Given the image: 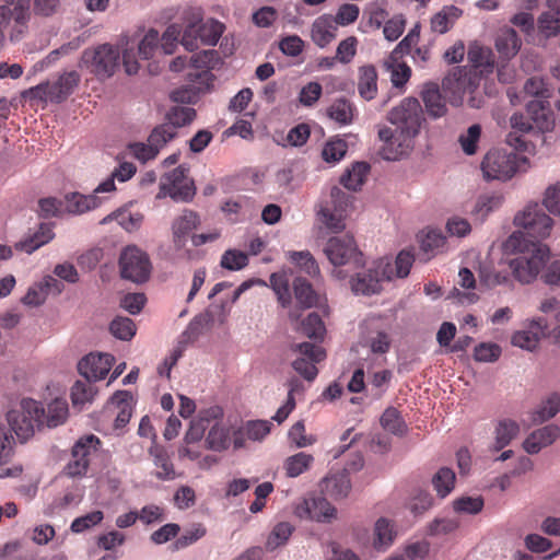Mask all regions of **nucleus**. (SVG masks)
Instances as JSON below:
<instances>
[{
    "label": "nucleus",
    "instance_id": "obj_1",
    "mask_svg": "<svg viewBox=\"0 0 560 560\" xmlns=\"http://www.w3.org/2000/svg\"><path fill=\"white\" fill-rule=\"evenodd\" d=\"M506 248L518 255L510 259V269L515 280L532 283L549 258V248L535 241H524L521 233H513L506 241Z\"/></svg>",
    "mask_w": 560,
    "mask_h": 560
},
{
    "label": "nucleus",
    "instance_id": "obj_2",
    "mask_svg": "<svg viewBox=\"0 0 560 560\" xmlns=\"http://www.w3.org/2000/svg\"><path fill=\"white\" fill-rule=\"evenodd\" d=\"M480 75L470 72L466 67H456L443 80L442 85L445 93L450 94V102L453 105H462L465 95H470L468 103L470 107H480V100L474 96L480 85Z\"/></svg>",
    "mask_w": 560,
    "mask_h": 560
},
{
    "label": "nucleus",
    "instance_id": "obj_3",
    "mask_svg": "<svg viewBox=\"0 0 560 560\" xmlns=\"http://www.w3.org/2000/svg\"><path fill=\"white\" fill-rule=\"evenodd\" d=\"M514 224L522 229L516 233H521L524 241L539 242V240L548 237L552 229L551 218L538 203L529 205L517 213Z\"/></svg>",
    "mask_w": 560,
    "mask_h": 560
},
{
    "label": "nucleus",
    "instance_id": "obj_4",
    "mask_svg": "<svg viewBox=\"0 0 560 560\" xmlns=\"http://www.w3.org/2000/svg\"><path fill=\"white\" fill-rule=\"evenodd\" d=\"M387 119L401 135L416 137L424 120L423 109L417 98L406 97L388 113Z\"/></svg>",
    "mask_w": 560,
    "mask_h": 560
},
{
    "label": "nucleus",
    "instance_id": "obj_5",
    "mask_svg": "<svg viewBox=\"0 0 560 560\" xmlns=\"http://www.w3.org/2000/svg\"><path fill=\"white\" fill-rule=\"evenodd\" d=\"M324 253L334 266L352 265L359 268L364 265L363 254L358 249L354 238L348 234L330 237Z\"/></svg>",
    "mask_w": 560,
    "mask_h": 560
},
{
    "label": "nucleus",
    "instance_id": "obj_6",
    "mask_svg": "<svg viewBox=\"0 0 560 560\" xmlns=\"http://www.w3.org/2000/svg\"><path fill=\"white\" fill-rule=\"evenodd\" d=\"M80 83V75L77 71L65 72L55 82L40 83L31 89L35 98L51 103H62L74 91Z\"/></svg>",
    "mask_w": 560,
    "mask_h": 560
},
{
    "label": "nucleus",
    "instance_id": "obj_7",
    "mask_svg": "<svg viewBox=\"0 0 560 560\" xmlns=\"http://www.w3.org/2000/svg\"><path fill=\"white\" fill-rule=\"evenodd\" d=\"M119 267L122 278L137 283L147 281L151 272L149 256L137 246H127L121 252Z\"/></svg>",
    "mask_w": 560,
    "mask_h": 560
},
{
    "label": "nucleus",
    "instance_id": "obj_8",
    "mask_svg": "<svg viewBox=\"0 0 560 560\" xmlns=\"http://www.w3.org/2000/svg\"><path fill=\"white\" fill-rule=\"evenodd\" d=\"M394 279L393 267L389 261L381 259L376 262L374 269L357 273L351 280V288L355 294L371 295L381 291L383 281Z\"/></svg>",
    "mask_w": 560,
    "mask_h": 560
},
{
    "label": "nucleus",
    "instance_id": "obj_9",
    "mask_svg": "<svg viewBox=\"0 0 560 560\" xmlns=\"http://www.w3.org/2000/svg\"><path fill=\"white\" fill-rule=\"evenodd\" d=\"M518 156L501 150L489 151L481 163L483 175L488 179L506 180L517 171Z\"/></svg>",
    "mask_w": 560,
    "mask_h": 560
},
{
    "label": "nucleus",
    "instance_id": "obj_10",
    "mask_svg": "<svg viewBox=\"0 0 560 560\" xmlns=\"http://www.w3.org/2000/svg\"><path fill=\"white\" fill-rule=\"evenodd\" d=\"M196 194L194 180L188 178L187 168L183 165L174 168L160 184L158 198L170 196L175 201L188 202Z\"/></svg>",
    "mask_w": 560,
    "mask_h": 560
},
{
    "label": "nucleus",
    "instance_id": "obj_11",
    "mask_svg": "<svg viewBox=\"0 0 560 560\" xmlns=\"http://www.w3.org/2000/svg\"><path fill=\"white\" fill-rule=\"evenodd\" d=\"M31 18L30 0H14L13 4L0 5V42L2 31L12 27L11 39H19L27 30Z\"/></svg>",
    "mask_w": 560,
    "mask_h": 560
},
{
    "label": "nucleus",
    "instance_id": "obj_12",
    "mask_svg": "<svg viewBox=\"0 0 560 560\" xmlns=\"http://www.w3.org/2000/svg\"><path fill=\"white\" fill-rule=\"evenodd\" d=\"M292 350L299 354L292 362L294 371L306 381H314L318 374L316 364L326 358L325 350L320 346L311 342L293 345Z\"/></svg>",
    "mask_w": 560,
    "mask_h": 560
},
{
    "label": "nucleus",
    "instance_id": "obj_13",
    "mask_svg": "<svg viewBox=\"0 0 560 560\" xmlns=\"http://www.w3.org/2000/svg\"><path fill=\"white\" fill-rule=\"evenodd\" d=\"M119 57L118 48L104 44L94 50H85L83 61L90 65L91 71L98 78H109L118 66Z\"/></svg>",
    "mask_w": 560,
    "mask_h": 560
},
{
    "label": "nucleus",
    "instance_id": "obj_14",
    "mask_svg": "<svg viewBox=\"0 0 560 560\" xmlns=\"http://www.w3.org/2000/svg\"><path fill=\"white\" fill-rule=\"evenodd\" d=\"M100 444V439L94 434L79 439L72 447L71 459L65 467L66 475L69 477L85 475L90 465V456L97 451Z\"/></svg>",
    "mask_w": 560,
    "mask_h": 560
},
{
    "label": "nucleus",
    "instance_id": "obj_15",
    "mask_svg": "<svg viewBox=\"0 0 560 560\" xmlns=\"http://www.w3.org/2000/svg\"><path fill=\"white\" fill-rule=\"evenodd\" d=\"M215 77L212 72H189V84L178 88L171 93V100L175 103L195 104L199 100L200 94L210 90Z\"/></svg>",
    "mask_w": 560,
    "mask_h": 560
},
{
    "label": "nucleus",
    "instance_id": "obj_16",
    "mask_svg": "<svg viewBox=\"0 0 560 560\" xmlns=\"http://www.w3.org/2000/svg\"><path fill=\"white\" fill-rule=\"evenodd\" d=\"M114 362L109 353H90L80 360L78 370L88 381H100L106 377Z\"/></svg>",
    "mask_w": 560,
    "mask_h": 560
},
{
    "label": "nucleus",
    "instance_id": "obj_17",
    "mask_svg": "<svg viewBox=\"0 0 560 560\" xmlns=\"http://www.w3.org/2000/svg\"><path fill=\"white\" fill-rule=\"evenodd\" d=\"M467 59L470 65V68L467 70L478 73L480 79L492 73L494 70V56L490 48L471 44L468 48Z\"/></svg>",
    "mask_w": 560,
    "mask_h": 560
},
{
    "label": "nucleus",
    "instance_id": "obj_18",
    "mask_svg": "<svg viewBox=\"0 0 560 560\" xmlns=\"http://www.w3.org/2000/svg\"><path fill=\"white\" fill-rule=\"evenodd\" d=\"M547 322L545 318L533 319L526 329L518 330L512 336V345L533 351L538 346L540 338L545 336Z\"/></svg>",
    "mask_w": 560,
    "mask_h": 560
},
{
    "label": "nucleus",
    "instance_id": "obj_19",
    "mask_svg": "<svg viewBox=\"0 0 560 560\" xmlns=\"http://www.w3.org/2000/svg\"><path fill=\"white\" fill-rule=\"evenodd\" d=\"M512 270L510 261L500 262L497 267L483 266L479 271L480 284L488 289L497 287L513 288Z\"/></svg>",
    "mask_w": 560,
    "mask_h": 560
},
{
    "label": "nucleus",
    "instance_id": "obj_20",
    "mask_svg": "<svg viewBox=\"0 0 560 560\" xmlns=\"http://www.w3.org/2000/svg\"><path fill=\"white\" fill-rule=\"evenodd\" d=\"M320 491L335 499L348 497L351 490V482L346 469L329 472L319 483Z\"/></svg>",
    "mask_w": 560,
    "mask_h": 560
},
{
    "label": "nucleus",
    "instance_id": "obj_21",
    "mask_svg": "<svg viewBox=\"0 0 560 560\" xmlns=\"http://www.w3.org/2000/svg\"><path fill=\"white\" fill-rule=\"evenodd\" d=\"M560 435V428L548 424L533 431L523 442V447L528 454H537L544 447L551 445Z\"/></svg>",
    "mask_w": 560,
    "mask_h": 560
},
{
    "label": "nucleus",
    "instance_id": "obj_22",
    "mask_svg": "<svg viewBox=\"0 0 560 560\" xmlns=\"http://www.w3.org/2000/svg\"><path fill=\"white\" fill-rule=\"evenodd\" d=\"M200 224L199 215L192 210H184L183 213L177 217L173 224V241L176 247L180 248L185 246L187 237L196 230Z\"/></svg>",
    "mask_w": 560,
    "mask_h": 560
},
{
    "label": "nucleus",
    "instance_id": "obj_23",
    "mask_svg": "<svg viewBox=\"0 0 560 560\" xmlns=\"http://www.w3.org/2000/svg\"><path fill=\"white\" fill-rule=\"evenodd\" d=\"M378 73L373 65H363L358 68L357 89L361 98L372 101L378 92Z\"/></svg>",
    "mask_w": 560,
    "mask_h": 560
},
{
    "label": "nucleus",
    "instance_id": "obj_24",
    "mask_svg": "<svg viewBox=\"0 0 560 560\" xmlns=\"http://www.w3.org/2000/svg\"><path fill=\"white\" fill-rule=\"evenodd\" d=\"M301 509L306 516L317 522H330L336 517L337 510L331 503L323 497L306 499Z\"/></svg>",
    "mask_w": 560,
    "mask_h": 560
},
{
    "label": "nucleus",
    "instance_id": "obj_25",
    "mask_svg": "<svg viewBox=\"0 0 560 560\" xmlns=\"http://www.w3.org/2000/svg\"><path fill=\"white\" fill-rule=\"evenodd\" d=\"M526 112L534 127L541 131H548L552 128L553 119L548 101L544 98L533 100L526 105Z\"/></svg>",
    "mask_w": 560,
    "mask_h": 560
},
{
    "label": "nucleus",
    "instance_id": "obj_26",
    "mask_svg": "<svg viewBox=\"0 0 560 560\" xmlns=\"http://www.w3.org/2000/svg\"><path fill=\"white\" fill-rule=\"evenodd\" d=\"M271 425V422L267 420H254L246 422L244 427L235 434L234 446L236 448L244 446L243 436H246L252 441H261L270 433Z\"/></svg>",
    "mask_w": 560,
    "mask_h": 560
},
{
    "label": "nucleus",
    "instance_id": "obj_27",
    "mask_svg": "<svg viewBox=\"0 0 560 560\" xmlns=\"http://www.w3.org/2000/svg\"><path fill=\"white\" fill-rule=\"evenodd\" d=\"M149 455L156 468V478L160 480H172L175 478L174 465L171 457L164 446L153 443L149 448Z\"/></svg>",
    "mask_w": 560,
    "mask_h": 560
},
{
    "label": "nucleus",
    "instance_id": "obj_28",
    "mask_svg": "<svg viewBox=\"0 0 560 560\" xmlns=\"http://www.w3.org/2000/svg\"><path fill=\"white\" fill-rule=\"evenodd\" d=\"M538 28L547 37L560 32V0H548V11L539 16Z\"/></svg>",
    "mask_w": 560,
    "mask_h": 560
},
{
    "label": "nucleus",
    "instance_id": "obj_29",
    "mask_svg": "<svg viewBox=\"0 0 560 560\" xmlns=\"http://www.w3.org/2000/svg\"><path fill=\"white\" fill-rule=\"evenodd\" d=\"M421 96L427 112L431 117L440 118L446 114V104L436 84L427 83Z\"/></svg>",
    "mask_w": 560,
    "mask_h": 560
},
{
    "label": "nucleus",
    "instance_id": "obj_30",
    "mask_svg": "<svg viewBox=\"0 0 560 560\" xmlns=\"http://www.w3.org/2000/svg\"><path fill=\"white\" fill-rule=\"evenodd\" d=\"M337 25L330 16H320L312 25V40L320 48L326 47L335 39Z\"/></svg>",
    "mask_w": 560,
    "mask_h": 560
},
{
    "label": "nucleus",
    "instance_id": "obj_31",
    "mask_svg": "<svg viewBox=\"0 0 560 560\" xmlns=\"http://www.w3.org/2000/svg\"><path fill=\"white\" fill-rule=\"evenodd\" d=\"M101 203V199L95 195H82L72 192L66 196L63 206L65 212L71 214H81L85 211L95 209Z\"/></svg>",
    "mask_w": 560,
    "mask_h": 560
},
{
    "label": "nucleus",
    "instance_id": "obj_32",
    "mask_svg": "<svg viewBox=\"0 0 560 560\" xmlns=\"http://www.w3.org/2000/svg\"><path fill=\"white\" fill-rule=\"evenodd\" d=\"M495 48L502 58H513L521 48V39L515 30H501L495 38Z\"/></svg>",
    "mask_w": 560,
    "mask_h": 560
},
{
    "label": "nucleus",
    "instance_id": "obj_33",
    "mask_svg": "<svg viewBox=\"0 0 560 560\" xmlns=\"http://www.w3.org/2000/svg\"><path fill=\"white\" fill-rule=\"evenodd\" d=\"M400 59L401 58L392 59V56H388L384 61V67L390 74L393 86L404 92L411 77V68L406 62L399 61Z\"/></svg>",
    "mask_w": 560,
    "mask_h": 560
},
{
    "label": "nucleus",
    "instance_id": "obj_34",
    "mask_svg": "<svg viewBox=\"0 0 560 560\" xmlns=\"http://www.w3.org/2000/svg\"><path fill=\"white\" fill-rule=\"evenodd\" d=\"M13 436L0 428V478L16 477L22 472L20 466L5 467L12 454Z\"/></svg>",
    "mask_w": 560,
    "mask_h": 560
},
{
    "label": "nucleus",
    "instance_id": "obj_35",
    "mask_svg": "<svg viewBox=\"0 0 560 560\" xmlns=\"http://www.w3.org/2000/svg\"><path fill=\"white\" fill-rule=\"evenodd\" d=\"M520 433V425L512 419H501L494 428V451L506 447Z\"/></svg>",
    "mask_w": 560,
    "mask_h": 560
},
{
    "label": "nucleus",
    "instance_id": "obj_36",
    "mask_svg": "<svg viewBox=\"0 0 560 560\" xmlns=\"http://www.w3.org/2000/svg\"><path fill=\"white\" fill-rule=\"evenodd\" d=\"M314 462L315 458L312 454L299 452L287 457L282 467L288 478H296L308 471L312 468Z\"/></svg>",
    "mask_w": 560,
    "mask_h": 560
},
{
    "label": "nucleus",
    "instance_id": "obj_37",
    "mask_svg": "<svg viewBox=\"0 0 560 560\" xmlns=\"http://www.w3.org/2000/svg\"><path fill=\"white\" fill-rule=\"evenodd\" d=\"M413 138L415 137L401 135L399 131V133L382 147V156L388 161L399 160L411 150Z\"/></svg>",
    "mask_w": 560,
    "mask_h": 560
},
{
    "label": "nucleus",
    "instance_id": "obj_38",
    "mask_svg": "<svg viewBox=\"0 0 560 560\" xmlns=\"http://www.w3.org/2000/svg\"><path fill=\"white\" fill-rule=\"evenodd\" d=\"M463 14V10L456 5H445L431 19V30L439 34L446 33Z\"/></svg>",
    "mask_w": 560,
    "mask_h": 560
},
{
    "label": "nucleus",
    "instance_id": "obj_39",
    "mask_svg": "<svg viewBox=\"0 0 560 560\" xmlns=\"http://www.w3.org/2000/svg\"><path fill=\"white\" fill-rule=\"evenodd\" d=\"M369 172L368 163L357 162L340 177V183L345 188L357 191L364 184Z\"/></svg>",
    "mask_w": 560,
    "mask_h": 560
},
{
    "label": "nucleus",
    "instance_id": "obj_40",
    "mask_svg": "<svg viewBox=\"0 0 560 560\" xmlns=\"http://www.w3.org/2000/svg\"><path fill=\"white\" fill-rule=\"evenodd\" d=\"M8 421L16 436L24 441L32 436L35 428H37V422L30 419L28 416L24 413H19L18 410H11L8 413Z\"/></svg>",
    "mask_w": 560,
    "mask_h": 560
},
{
    "label": "nucleus",
    "instance_id": "obj_41",
    "mask_svg": "<svg viewBox=\"0 0 560 560\" xmlns=\"http://www.w3.org/2000/svg\"><path fill=\"white\" fill-rule=\"evenodd\" d=\"M355 107L347 98L340 97L332 102L327 109L329 118L340 125H350L354 117Z\"/></svg>",
    "mask_w": 560,
    "mask_h": 560
},
{
    "label": "nucleus",
    "instance_id": "obj_42",
    "mask_svg": "<svg viewBox=\"0 0 560 560\" xmlns=\"http://www.w3.org/2000/svg\"><path fill=\"white\" fill-rule=\"evenodd\" d=\"M394 525L384 517L376 521L374 526L373 546L377 550H386L395 539Z\"/></svg>",
    "mask_w": 560,
    "mask_h": 560
},
{
    "label": "nucleus",
    "instance_id": "obj_43",
    "mask_svg": "<svg viewBox=\"0 0 560 560\" xmlns=\"http://www.w3.org/2000/svg\"><path fill=\"white\" fill-rule=\"evenodd\" d=\"M197 32L199 44L214 46L219 42L224 31V25L218 21L209 20L207 22L198 21Z\"/></svg>",
    "mask_w": 560,
    "mask_h": 560
},
{
    "label": "nucleus",
    "instance_id": "obj_44",
    "mask_svg": "<svg viewBox=\"0 0 560 560\" xmlns=\"http://www.w3.org/2000/svg\"><path fill=\"white\" fill-rule=\"evenodd\" d=\"M299 331L310 339L322 341L326 334V328L322 317L317 313H310L306 318L301 322Z\"/></svg>",
    "mask_w": 560,
    "mask_h": 560
},
{
    "label": "nucleus",
    "instance_id": "obj_45",
    "mask_svg": "<svg viewBox=\"0 0 560 560\" xmlns=\"http://www.w3.org/2000/svg\"><path fill=\"white\" fill-rule=\"evenodd\" d=\"M68 416V404L63 399H55L45 410L43 427L56 428L65 422Z\"/></svg>",
    "mask_w": 560,
    "mask_h": 560
},
{
    "label": "nucleus",
    "instance_id": "obj_46",
    "mask_svg": "<svg viewBox=\"0 0 560 560\" xmlns=\"http://www.w3.org/2000/svg\"><path fill=\"white\" fill-rule=\"evenodd\" d=\"M96 394L91 381H77L71 388V400L74 407L82 409L91 402Z\"/></svg>",
    "mask_w": 560,
    "mask_h": 560
},
{
    "label": "nucleus",
    "instance_id": "obj_47",
    "mask_svg": "<svg viewBox=\"0 0 560 560\" xmlns=\"http://www.w3.org/2000/svg\"><path fill=\"white\" fill-rule=\"evenodd\" d=\"M128 398V392H117L113 397V401L117 404L118 409V412L114 420V428L116 430L124 429L130 421L132 415V407Z\"/></svg>",
    "mask_w": 560,
    "mask_h": 560
},
{
    "label": "nucleus",
    "instance_id": "obj_48",
    "mask_svg": "<svg viewBox=\"0 0 560 560\" xmlns=\"http://www.w3.org/2000/svg\"><path fill=\"white\" fill-rule=\"evenodd\" d=\"M294 295L303 307H312L317 304L318 296L312 284L304 278H296L293 282Z\"/></svg>",
    "mask_w": 560,
    "mask_h": 560
},
{
    "label": "nucleus",
    "instance_id": "obj_49",
    "mask_svg": "<svg viewBox=\"0 0 560 560\" xmlns=\"http://www.w3.org/2000/svg\"><path fill=\"white\" fill-rule=\"evenodd\" d=\"M432 485L440 498H445L454 489L455 472L447 467L440 468L432 478Z\"/></svg>",
    "mask_w": 560,
    "mask_h": 560
},
{
    "label": "nucleus",
    "instance_id": "obj_50",
    "mask_svg": "<svg viewBox=\"0 0 560 560\" xmlns=\"http://www.w3.org/2000/svg\"><path fill=\"white\" fill-rule=\"evenodd\" d=\"M381 425L384 430L397 435L404 434L407 429L400 412L394 407L385 409L381 417Z\"/></svg>",
    "mask_w": 560,
    "mask_h": 560
},
{
    "label": "nucleus",
    "instance_id": "obj_51",
    "mask_svg": "<svg viewBox=\"0 0 560 560\" xmlns=\"http://www.w3.org/2000/svg\"><path fill=\"white\" fill-rule=\"evenodd\" d=\"M54 237L52 229L49 224H40L38 231L28 240L19 244L20 248L28 254L33 253L40 246L47 244Z\"/></svg>",
    "mask_w": 560,
    "mask_h": 560
},
{
    "label": "nucleus",
    "instance_id": "obj_52",
    "mask_svg": "<svg viewBox=\"0 0 560 560\" xmlns=\"http://www.w3.org/2000/svg\"><path fill=\"white\" fill-rule=\"evenodd\" d=\"M109 331L117 339L128 341L136 335L137 327L131 318L117 316L112 320Z\"/></svg>",
    "mask_w": 560,
    "mask_h": 560
},
{
    "label": "nucleus",
    "instance_id": "obj_53",
    "mask_svg": "<svg viewBox=\"0 0 560 560\" xmlns=\"http://www.w3.org/2000/svg\"><path fill=\"white\" fill-rule=\"evenodd\" d=\"M560 411V395L553 393L544 400L533 415L535 422H545Z\"/></svg>",
    "mask_w": 560,
    "mask_h": 560
},
{
    "label": "nucleus",
    "instance_id": "obj_54",
    "mask_svg": "<svg viewBox=\"0 0 560 560\" xmlns=\"http://www.w3.org/2000/svg\"><path fill=\"white\" fill-rule=\"evenodd\" d=\"M218 61L219 55L213 49L202 50L189 58L190 66L195 70L194 72H201L206 70L211 72Z\"/></svg>",
    "mask_w": 560,
    "mask_h": 560
},
{
    "label": "nucleus",
    "instance_id": "obj_55",
    "mask_svg": "<svg viewBox=\"0 0 560 560\" xmlns=\"http://www.w3.org/2000/svg\"><path fill=\"white\" fill-rule=\"evenodd\" d=\"M177 136L173 125L162 124L156 126L148 137V141L156 148L158 152Z\"/></svg>",
    "mask_w": 560,
    "mask_h": 560
},
{
    "label": "nucleus",
    "instance_id": "obj_56",
    "mask_svg": "<svg viewBox=\"0 0 560 560\" xmlns=\"http://www.w3.org/2000/svg\"><path fill=\"white\" fill-rule=\"evenodd\" d=\"M289 257L292 262L296 264L308 276L315 277L319 275V267L308 250L291 252Z\"/></svg>",
    "mask_w": 560,
    "mask_h": 560
},
{
    "label": "nucleus",
    "instance_id": "obj_57",
    "mask_svg": "<svg viewBox=\"0 0 560 560\" xmlns=\"http://www.w3.org/2000/svg\"><path fill=\"white\" fill-rule=\"evenodd\" d=\"M269 280L280 304L283 307L289 306L291 303V293L287 276L284 273H272Z\"/></svg>",
    "mask_w": 560,
    "mask_h": 560
},
{
    "label": "nucleus",
    "instance_id": "obj_58",
    "mask_svg": "<svg viewBox=\"0 0 560 560\" xmlns=\"http://www.w3.org/2000/svg\"><path fill=\"white\" fill-rule=\"evenodd\" d=\"M230 443L229 432L219 424H214L206 439V444L209 450L221 452L226 450Z\"/></svg>",
    "mask_w": 560,
    "mask_h": 560
},
{
    "label": "nucleus",
    "instance_id": "obj_59",
    "mask_svg": "<svg viewBox=\"0 0 560 560\" xmlns=\"http://www.w3.org/2000/svg\"><path fill=\"white\" fill-rule=\"evenodd\" d=\"M220 265L228 270H241L248 265V256L237 249H228L222 255Z\"/></svg>",
    "mask_w": 560,
    "mask_h": 560
},
{
    "label": "nucleus",
    "instance_id": "obj_60",
    "mask_svg": "<svg viewBox=\"0 0 560 560\" xmlns=\"http://www.w3.org/2000/svg\"><path fill=\"white\" fill-rule=\"evenodd\" d=\"M292 532L293 527L291 526L290 523L282 522L277 524L267 539L266 548L268 550H273L279 546L285 544V541L292 535Z\"/></svg>",
    "mask_w": 560,
    "mask_h": 560
},
{
    "label": "nucleus",
    "instance_id": "obj_61",
    "mask_svg": "<svg viewBox=\"0 0 560 560\" xmlns=\"http://www.w3.org/2000/svg\"><path fill=\"white\" fill-rule=\"evenodd\" d=\"M196 117V110L191 107L175 106L167 114V125H173L175 131L177 128L190 124Z\"/></svg>",
    "mask_w": 560,
    "mask_h": 560
},
{
    "label": "nucleus",
    "instance_id": "obj_62",
    "mask_svg": "<svg viewBox=\"0 0 560 560\" xmlns=\"http://www.w3.org/2000/svg\"><path fill=\"white\" fill-rule=\"evenodd\" d=\"M348 144L342 139L328 141L322 152L323 159L328 163L339 162L347 153Z\"/></svg>",
    "mask_w": 560,
    "mask_h": 560
},
{
    "label": "nucleus",
    "instance_id": "obj_63",
    "mask_svg": "<svg viewBox=\"0 0 560 560\" xmlns=\"http://www.w3.org/2000/svg\"><path fill=\"white\" fill-rule=\"evenodd\" d=\"M206 533L207 530L203 525L196 524L192 527L186 529L185 533L173 542V549H184L201 539Z\"/></svg>",
    "mask_w": 560,
    "mask_h": 560
},
{
    "label": "nucleus",
    "instance_id": "obj_64",
    "mask_svg": "<svg viewBox=\"0 0 560 560\" xmlns=\"http://www.w3.org/2000/svg\"><path fill=\"white\" fill-rule=\"evenodd\" d=\"M502 203V197L498 195H483L480 196L474 208L475 214L483 220L491 211L499 208Z\"/></svg>",
    "mask_w": 560,
    "mask_h": 560
}]
</instances>
